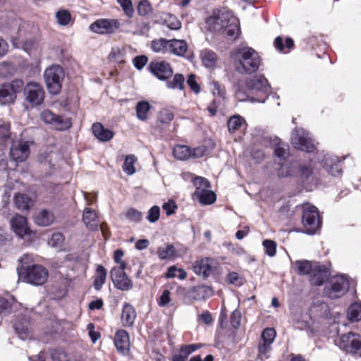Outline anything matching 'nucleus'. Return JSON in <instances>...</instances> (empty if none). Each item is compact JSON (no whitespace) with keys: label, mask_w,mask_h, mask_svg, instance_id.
<instances>
[{"label":"nucleus","mask_w":361,"mask_h":361,"mask_svg":"<svg viewBox=\"0 0 361 361\" xmlns=\"http://www.w3.org/2000/svg\"><path fill=\"white\" fill-rule=\"evenodd\" d=\"M206 23L210 31L224 35L228 40L235 39L240 32L239 20L231 11H220L207 18Z\"/></svg>","instance_id":"nucleus-1"},{"label":"nucleus","mask_w":361,"mask_h":361,"mask_svg":"<svg viewBox=\"0 0 361 361\" xmlns=\"http://www.w3.org/2000/svg\"><path fill=\"white\" fill-rule=\"evenodd\" d=\"M236 71L240 74H251L256 72L261 59L258 53L247 47H240L232 53Z\"/></svg>","instance_id":"nucleus-2"},{"label":"nucleus","mask_w":361,"mask_h":361,"mask_svg":"<svg viewBox=\"0 0 361 361\" xmlns=\"http://www.w3.org/2000/svg\"><path fill=\"white\" fill-rule=\"evenodd\" d=\"M18 272L23 281L36 286L44 284L49 276L48 270L40 264L18 268Z\"/></svg>","instance_id":"nucleus-3"},{"label":"nucleus","mask_w":361,"mask_h":361,"mask_svg":"<svg viewBox=\"0 0 361 361\" xmlns=\"http://www.w3.org/2000/svg\"><path fill=\"white\" fill-rule=\"evenodd\" d=\"M302 221L305 233L314 234L322 226L317 208L310 204L303 205Z\"/></svg>","instance_id":"nucleus-4"},{"label":"nucleus","mask_w":361,"mask_h":361,"mask_svg":"<svg viewBox=\"0 0 361 361\" xmlns=\"http://www.w3.org/2000/svg\"><path fill=\"white\" fill-rule=\"evenodd\" d=\"M44 80L49 92L57 94L61 89V82L64 78V72L60 66H51L44 73Z\"/></svg>","instance_id":"nucleus-5"},{"label":"nucleus","mask_w":361,"mask_h":361,"mask_svg":"<svg viewBox=\"0 0 361 361\" xmlns=\"http://www.w3.org/2000/svg\"><path fill=\"white\" fill-rule=\"evenodd\" d=\"M349 288L348 279L343 274L331 278L329 286L325 288V293L331 299H336L343 296Z\"/></svg>","instance_id":"nucleus-6"},{"label":"nucleus","mask_w":361,"mask_h":361,"mask_svg":"<svg viewBox=\"0 0 361 361\" xmlns=\"http://www.w3.org/2000/svg\"><path fill=\"white\" fill-rule=\"evenodd\" d=\"M24 85L22 80L16 79L11 83L0 85V104H9L14 102L16 94L21 91Z\"/></svg>","instance_id":"nucleus-7"},{"label":"nucleus","mask_w":361,"mask_h":361,"mask_svg":"<svg viewBox=\"0 0 361 361\" xmlns=\"http://www.w3.org/2000/svg\"><path fill=\"white\" fill-rule=\"evenodd\" d=\"M40 119L45 123L51 125L58 130L63 131L68 130L72 126V123L69 118L56 115L49 109L44 110L41 112Z\"/></svg>","instance_id":"nucleus-8"},{"label":"nucleus","mask_w":361,"mask_h":361,"mask_svg":"<svg viewBox=\"0 0 361 361\" xmlns=\"http://www.w3.org/2000/svg\"><path fill=\"white\" fill-rule=\"evenodd\" d=\"M291 143L299 150L310 152L315 148L314 142L309 136V133L303 130H295L291 135Z\"/></svg>","instance_id":"nucleus-9"},{"label":"nucleus","mask_w":361,"mask_h":361,"mask_svg":"<svg viewBox=\"0 0 361 361\" xmlns=\"http://www.w3.org/2000/svg\"><path fill=\"white\" fill-rule=\"evenodd\" d=\"M121 26L120 22L116 19L101 18L90 25V30L97 34L107 35L115 32Z\"/></svg>","instance_id":"nucleus-10"},{"label":"nucleus","mask_w":361,"mask_h":361,"mask_svg":"<svg viewBox=\"0 0 361 361\" xmlns=\"http://www.w3.org/2000/svg\"><path fill=\"white\" fill-rule=\"evenodd\" d=\"M340 348L348 353L361 356V336L353 332L342 335Z\"/></svg>","instance_id":"nucleus-11"},{"label":"nucleus","mask_w":361,"mask_h":361,"mask_svg":"<svg viewBox=\"0 0 361 361\" xmlns=\"http://www.w3.org/2000/svg\"><path fill=\"white\" fill-rule=\"evenodd\" d=\"M25 99L32 106H38L42 103L44 98V92L42 86L35 82H28L24 89Z\"/></svg>","instance_id":"nucleus-12"},{"label":"nucleus","mask_w":361,"mask_h":361,"mask_svg":"<svg viewBox=\"0 0 361 361\" xmlns=\"http://www.w3.org/2000/svg\"><path fill=\"white\" fill-rule=\"evenodd\" d=\"M216 264L217 262L215 259L203 257L194 262L193 271L196 274L203 278H207L215 271Z\"/></svg>","instance_id":"nucleus-13"},{"label":"nucleus","mask_w":361,"mask_h":361,"mask_svg":"<svg viewBox=\"0 0 361 361\" xmlns=\"http://www.w3.org/2000/svg\"><path fill=\"white\" fill-rule=\"evenodd\" d=\"M30 152L29 142L22 140L14 141L10 149L11 158L17 162L26 160L30 155Z\"/></svg>","instance_id":"nucleus-14"},{"label":"nucleus","mask_w":361,"mask_h":361,"mask_svg":"<svg viewBox=\"0 0 361 361\" xmlns=\"http://www.w3.org/2000/svg\"><path fill=\"white\" fill-rule=\"evenodd\" d=\"M149 69L159 80H166L173 75V70L170 64L166 61H152Z\"/></svg>","instance_id":"nucleus-15"},{"label":"nucleus","mask_w":361,"mask_h":361,"mask_svg":"<svg viewBox=\"0 0 361 361\" xmlns=\"http://www.w3.org/2000/svg\"><path fill=\"white\" fill-rule=\"evenodd\" d=\"M111 278L115 287L121 290H128L133 287L132 281L121 269H111Z\"/></svg>","instance_id":"nucleus-16"},{"label":"nucleus","mask_w":361,"mask_h":361,"mask_svg":"<svg viewBox=\"0 0 361 361\" xmlns=\"http://www.w3.org/2000/svg\"><path fill=\"white\" fill-rule=\"evenodd\" d=\"M212 289L207 286H197L189 289L185 294V299L192 303L196 300H205L212 295Z\"/></svg>","instance_id":"nucleus-17"},{"label":"nucleus","mask_w":361,"mask_h":361,"mask_svg":"<svg viewBox=\"0 0 361 361\" xmlns=\"http://www.w3.org/2000/svg\"><path fill=\"white\" fill-rule=\"evenodd\" d=\"M11 226L15 233L22 238L31 234V231L27 226V219L22 215L13 216L11 220Z\"/></svg>","instance_id":"nucleus-18"},{"label":"nucleus","mask_w":361,"mask_h":361,"mask_svg":"<svg viewBox=\"0 0 361 361\" xmlns=\"http://www.w3.org/2000/svg\"><path fill=\"white\" fill-rule=\"evenodd\" d=\"M318 159H319V161L322 163L323 167L331 175L336 176L341 173V169L338 164L339 160L337 157L326 154L323 156L322 159H320L319 157Z\"/></svg>","instance_id":"nucleus-19"},{"label":"nucleus","mask_w":361,"mask_h":361,"mask_svg":"<svg viewBox=\"0 0 361 361\" xmlns=\"http://www.w3.org/2000/svg\"><path fill=\"white\" fill-rule=\"evenodd\" d=\"M114 344L117 350L123 354L127 355L130 350V338L125 330H118L114 338Z\"/></svg>","instance_id":"nucleus-20"},{"label":"nucleus","mask_w":361,"mask_h":361,"mask_svg":"<svg viewBox=\"0 0 361 361\" xmlns=\"http://www.w3.org/2000/svg\"><path fill=\"white\" fill-rule=\"evenodd\" d=\"M247 89L255 91L267 92L269 88V84L267 78L263 75H255L246 81Z\"/></svg>","instance_id":"nucleus-21"},{"label":"nucleus","mask_w":361,"mask_h":361,"mask_svg":"<svg viewBox=\"0 0 361 361\" xmlns=\"http://www.w3.org/2000/svg\"><path fill=\"white\" fill-rule=\"evenodd\" d=\"M328 278V270L322 266L316 265L310 274V282L315 286H321Z\"/></svg>","instance_id":"nucleus-22"},{"label":"nucleus","mask_w":361,"mask_h":361,"mask_svg":"<svg viewBox=\"0 0 361 361\" xmlns=\"http://www.w3.org/2000/svg\"><path fill=\"white\" fill-rule=\"evenodd\" d=\"M93 135L101 142H107L114 137V132L105 128L100 123H94L92 126Z\"/></svg>","instance_id":"nucleus-23"},{"label":"nucleus","mask_w":361,"mask_h":361,"mask_svg":"<svg viewBox=\"0 0 361 361\" xmlns=\"http://www.w3.org/2000/svg\"><path fill=\"white\" fill-rule=\"evenodd\" d=\"M82 221L87 228L90 230L97 229L99 226V221L97 213L90 207H86L84 209Z\"/></svg>","instance_id":"nucleus-24"},{"label":"nucleus","mask_w":361,"mask_h":361,"mask_svg":"<svg viewBox=\"0 0 361 361\" xmlns=\"http://www.w3.org/2000/svg\"><path fill=\"white\" fill-rule=\"evenodd\" d=\"M136 312L134 307L129 303H125L121 313V322L124 326H131L135 320Z\"/></svg>","instance_id":"nucleus-25"},{"label":"nucleus","mask_w":361,"mask_h":361,"mask_svg":"<svg viewBox=\"0 0 361 361\" xmlns=\"http://www.w3.org/2000/svg\"><path fill=\"white\" fill-rule=\"evenodd\" d=\"M29 321L24 318L22 321L15 322L13 327L16 333L22 340L29 339L32 337V332L29 327Z\"/></svg>","instance_id":"nucleus-26"},{"label":"nucleus","mask_w":361,"mask_h":361,"mask_svg":"<svg viewBox=\"0 0 361 361\" xmlns=\"http://www.w3.org/2000/svg\"><path fill=\"white\" fill-rule=\"evenodd\" d=\"M169 54L176 56H183L188 49V44L184 40L169 39Z\"/></svg>","instance_id":"nucleus-27"},{"label":"nucleus","mask_w":361,"mask_h":361,"mask_svg":"<svg viewBox=\"0 0 361 361\" xmlns=\"http://www.w3.org/2000/svg\"><path fill=\"white\" fill-rule=\"evenodd\" d=\"M54 214L47 209H42L35 216V223L42 226H47L54 222Z\"/></svg>","instance_id":"nucleus-28"},{"label":"nucleus","mask_w":361,"mask_h":361,"mask_svg":"<svg viewBox=\"0 0 361 361\" xmlns=\"http://www.w3.org/2000/svg\"><path fill=\"white\" fill-rule=\"evenodd\" d=\"M160 20L163 25H166L171 30H178L181 28V22L176 16L169 13H163Z\"/></svg>","instance_id":"nucleus-29"},{"label":"nucleus","mask_w":361,"mask_h":361,"mask_svg":"<svg viewBox=\"0 0 361 361\" xmlns=\"http://www.w3.org/2000/svg\"><path fill=\"white\" fill-rule=\"evenodd\" d=\"M157 255L161 259H174L177 256L175 247L171 244H164L159 247Z\"/></svg>","instance_id":"nucleus-30"},{"label":"nucleus","mask_w":361,"mask_h":361,"mask_svg":"<svg viewBox=\"0 0 361 361\" xmlns=\"http://www.w3.org/2000/svg\"><path fill=\"white\" fill-rule=\"evenodd\" d=\"M195 197L202 204H211L216 200V195L209 189L204 190H195Z\"/></svg>","instance_id":"nucleus-31"},{"label":"nucleus","mask_w":361,"mask_h":361,"mask_svg":"<svg viewBox=\"0 0 361 361\" xmlns=\"http://www.w3.org/2000/svg\"><path fill=\"white\" fill-rule=\"evenodd\" d=\"M169 39L159 38L151 42V49L154 52L160 54H169Z\"/></svg>","instance_id":"nucleus-32"},{"label":"nucleus","mask_w":361,"mask_h":361,"mask_svg":"<svg viewBox=\"0 0 361 361\" xmlns=\"http://www.w3.org/2000/svg\"><path fill=\"white\" fill-rule=\"evenodd\" d=\"M14 204L17 209L27 210L31 207L32 200L26 194H18L14 197Z\"/></svg>","instance_id":"nucleus-33"},{"label":"nucleus","mask_w":361,"mask_h":361,"mask_svg":"<svg viewBox=\"0 0 361 361\" xmlns=\"http://www.w3.org/2000/svg\"><path fill=\"white\" fill-rule=\"evenodd\" d=\"M201 59L202 63L207 68H214L217 61L216 54L211 50H203L201 52Z\"/></svg>","instance_id":"nucleus-34"},{"label":"nucleus","mask_w":361,"mask_h":361,"mask_svg":"<svg viewBox=\"0 0 361 361\" xmlns=\"http://www.w3.org/2000/svg\"><path fill=\"white\" fill-rule=\"evenodd\" d=\"M294 269L300 275L311 274L314 267L307 260H298L295 262Z\"/></svg>","instance_id":"nucleus-35"},{"label":"nucleus","mask_w":361,"mask_h":361,"mask_svg":"<svg viewBox=\"0 0 361 361\" xmlns=\"http://www.w3.org/2000/svg\"><path fill=\"white\" fill-rule=\"evenodd\" d=\"M175 158L179 160H187L191 158V149L187 145H176L173 151Z\"/></svg>","instance_id":"nucleus-36"},{"label":"nucleus","mask_w":361,"mask_h":361,"mask_svg":"<svg viewBox=\"0 0 361 361\" xmlns=\"http://www.w3.org/2000/svg\"><path fill=\"white\" fill-rule=\"evenodd\" d=\"M106 277V271L102 265H98L96 269V274L94 277V287L96 290H100L105 283Z\"/></svg>","instance_id":"nucleus-37"},{"label":"nucleus","mask_w":361,"mask_h":361,"mask_svg":"<svg viewBox=\"0 0 361 361\" xmlns=\"http://www.w3.org/2000/svg\"><path fill=\"white\" fill-rule=\"evenodd\" d=\"M244 125H247L245 121L242 116L239 115L231 116L227 123L228 131L231 133H235Z\"/></svg>","instance_id":"nucleus-38"},{"label":"nucleus","mask_w":361,"mask_h":361,"mask_svg":"<svg viewBox=\"0 0 361 361\" xmlns=\"http://www.w3.org/2000/svg\"><path fill=\"white\" fill-rule=\"evenodd\" d=\"M125 54L124 47H112L108 58L111 62L122 63L124 61Z\"/></svg>","instance_id":"nucleus-39"},{"label":"nucleus","mask_w":361,"mask_h":361,"mask_svg":"<svg viewBox=\"0 0 361 361\" xmlns=\"http://www.w3.org/2000/svg\"><path fill=\"white\" fill-rule=\"evenodd\" d=\"M151 109L149 102L142 101L137 104L136 106V115L140 121H145L147 119V114Z\"/></svg>","instance_id":"nucleus-40"},{"label":"nucleus","mask_w":361,"mask_h":361,"mask_svg":"<svg viewBox=\"0 0 361 361\" xmlns=\"http://www.w3.org/2000/svg\"><path fill=\"white\" fill-rule=\"evenodd\" d=\"M137 161V158L133 154L126 157L125 161L123 165V170L128 175H133L135 173L134 164Z\"/></svg>","instance_id":"nucleus-41"},{"label":"nucleus","mask_w":361,"mask_h":361,"mask_svg":"<svg viewBox=\"0 0 361 361\" xmlns=\"http://www.w3.org/2000/svg\"><path fill=\"white\" fill-rule=\"evenodd\" d=\"M348 317L352 322H357L361 319V305L352 304L348 310Z\"/></svg>","instance_id":"nucleus-42"},{"label":"nucleus","mask_w":361,"mask_h":361,"mask_svg":"<svg viewBox=\"0 0 361 361\" xmlns=\"http://www.w3.org/2000/svg\"><path fill=\"white\" fill-rule=\"evenodd\" d=\"M57 23L61 26L68 25L72 20L71 15L68 10L61 9L56 13Z\"/></svg>","instance_id":"nucleus-43"},{"label":"nucleus","mask_w":361,"mask_h":361,"mask_svg":"<svg viewBox=\"0 0 361 361\" xmlns=\"http://www.w3.org/2000/svg\"><path fill=\"white\" fill-rule=\"evenodd\" d=\"M271 344L272 343L263 341L259 342L258 345V357L260 360H264L269 357L271 350Z\"/></svg>","instance_id":"nucleus-44"},{"label":"nucleus","mask_w":361,"mask_h":361,"mask_svg":"<svg viewBox=\"0 0 361 361\" xmlns=\"http://www.w3.org/2000/svg\"><path fill=\"white\" fill-rule=\"evenodd\" d=\"M185 78L181 74H176L171 81H169L166 84L167 87L171 89L183 90L184 87Z\"/></svg>","instance_id":"nucleus-45"},{"label":"nucleus","mask_w":361,"mask_h":361,"mask_svg":"<svg viewBox=\"0 0 361 361\" xmlns=\"http://www.w3.org/2000/svg\"><path fill=\"white\" fill-rule=\"evenodd\" d=\"M274 153L277 157L285 159L288 154V146L282 143L279 140L278 142L276 143Z\"/></svg>","instance_id":"nucleus-46"},{"label":"nucleus","mask_w":361,"mask_h":361,"mask_svg":"<svg viewBox=\"0 0 361 361\" xmlns=\"http://www.w3.org/2000/svg\"><path fill=\"white\" fill-rule=\"evenodd\" d=\"M212 92L214 96H218L221 100L225 99V88L221 86L217 81L212 80L210 83Z\"/></svg>","instance_id":"nucleus-47"},{"label":"nucleus","mask_w":361,"mask_h":361,"mask_svg":"<svg viewBox=\"0 0 361 361\" xmlns=\"http://www.w3.org/2000/svg\"><path fill=\"white\" fill-rule=\"evenodd\" d=\"M125 217L130 221L138 222L142 219V213L133 208L128 209L124 213Z\"/></svg>","instance_id":"nucleus-48"},{"label":"nucleus","mask_w":361,"mask_h":361,"mask_svg":"<svg viewBox=\"0 0 361 361\" xmlns=\"http://www.w3.org/2000/svg\"><path fill=\"white\" fill-rule=\"evenodd\" d=\"M276 331L273 328H267L262 333L260 341L273 343L276 338Z\"/></svg>","instance_id":"nucleus-49"},{"label":"nucleus","mask_w":361,"mask_h":361,"mask_svg":"<svg viewBox=\"0 0 361 361\" xmlns=\"http://www.w3.org/2000/svg\"><path fill=\"white\" fill-rule=\"evenodd\" d=\"M173 113L166 109H162L159 111L158 116V121L162 124H168L173 119Z\"/></svg>","instance_id":"nucleus-50"},{"label":"nucleus","mask_w":361,"mask_h":361,"mask_svg":"<svg viewBox=\"0 0 361 361\" xmlns=\"http://www.w3.org/2000/svg\"><path fill=\"white\" fill-rule=\"evenodd\" d=\"M10 138V124H0V145H4Z\"/></svg>","instance_id":"nucleus-51"},{"label":"nucleus","mask_w":361,"mask_h":361,"mask_svg":"<svg viewBox=\"0 0 361 361\" xmlns=\"http://www.w3.org/2000/svg\"><path fill=\"white\" fill-rule=\"evenodd\" d=\"M262 245L265 250V253L269 257H274L276 253V243L271 240H265Z\"/></svg>","instance_id":"nucleus-52"},{"label":"nucleus","mask_w":361,"mask_h":361,"mask_svg":"<svg viewBox=\"0 0 361 361\" xmlns=\"http://www.w3.org/2000/svg\"><path fill=\"white\" fill-rule=\"evenodd\" d=\"M64 241V237L62 233L59 232L54 233L49 240V245L51 247H57L62 245Z\"/></svg>","instance_id":"nucleus-53"},{"label":"nucleus","mask_w":361,"mask_h":361,"mask_svg":"<svg viewBox=\"0 0 361 361\" xmlns=\"http://www.w3.org/2000/svg\"><path fill=\"white\" fill-rule=\"evenodd\" d=\"M193 184L196 187L195 190H204L210 187L209 182L202 177H196L194 178Z\"/></svg>","instance_id":"nucleus-54"},{"label":"nucleus","mask_w":361,"mask_h":361,"mask_svg":"<svg viewBox=\"0 0 361 361\" xmlns=\"http://www.w3.org/2000/svg\"><path fill=\"white\" fill-rule=\"evenodd\" d=\"M51 356L53 361H69L68 355L61 349L52 350Z\"/></svg>","instance_id":"nucleus-55"},{"label":"nucleus","mask_w":361,"mask_h":361,"mask_svg":"<svg viewBox=\"0 0 361 361\" xmlns=\"http://www.w3.org/2000/svg\"><path fill=\"white\" fill-rule=\"evenodd\" d=\"M200 348L197 344H190L180 348L179 353L187 360L188 357Z\"/></svg>","instance_id":"nucleus-56"},{"label":"nucleus","mask_w":361,"mask_h":361,"mask_svg":"<svg viewBox=\"0 0 361 361\" xmlns=\"http://www.w3.org/2000/svg\"><path fill=\"white\" fill-rule=\"evenodd\" d=\"M200 348L197 344H190L180 348L179 353L187 360L188 357Z\"/></svg>","instance_id":"nucleus-57"},{"label":"nucleus","mask_w":361,"mask_h":361,"mask_svg":"<svg viewBox=\"0 0 361 361\" xmlns=\"http://www.w3.org/2000/svg\"><path fill=\"white\" fill-rule=\"evenodd\" d=\"M200 348L197 344H190L180 348L179 353L187 360L188 357Z\"/></svg>","instance_id":"nucleus-58"},{"label":"nucleus","mask_w":361,"mask_h":361,"mask_svg":"<svg viewBox=\"0 0 361 361\" xmlns=\"http://www.w3.org/2000/svg\"><path fill=\"white\" fill-rule=\"evenodd\" d=\"M160 216V208L158 206H153L148 212L147 219L150 223L158 221Z\"/></svg>","instance_id":"nucleus-59"},{"label":"nucleus","mask_w":361,"mask_h":361,"mask_svg":"<svg viewBox=\"0 0 361 361\" xmlns=\"http://www.w3.org/2000/svg\"><path fill=\"white\" fill-rule=\"evenodd\" d=\"M125 13L132 17L134 13V9L132 6L131 0H118Z\"/></svg>","instance_id":"nucleus-60"},{"label":"nucleus","mask_w":361,"mask_h":361,"mask_svg":"<svg viewBox=\"0 0 361 361\" xmlns=\"http://www.w3.org/2000/svg\"><path fill=\"white\" fill-rule=\"evenodd\" d=\"M137 11L140 15L146 16L151 12L152 6L149 1L143 0L139 3Z\"/></svg>","instance_id":"nucleus-61"},{"label":"nucleus","mask_w":361,"mask_h":361,"mask_svg":"<svg viewBox=\"0 0 361 361\" xmlns=\"http://www.w3.org/2000/svg\"><path fill=\"white\" fill-rule=\"evenodd\" d=\"M208 153L209 150L207 147L201 145L191 149V158H200Z\"/></svg>","instance_id":"nucleus-62"},{"label":"nucleus","mask_w":361,"mask_h":361,"mask_svg":"<svg viewBox=\"0 0 361 361\" xmlns=\"http://www.w3.org/2000/svg\"><path fill=\"white\" fill-rule=\"evenodd\" d=\"M162 208L166 212V215L170 216L176 212L177 205L173 200H170L163 204Z\"/></svg>","instance_id":"nucleus-63"},{"label":"nucleus","mask_w":361,"mask_h":361,"mask_svg":"<svg viewBox=\"0 0 361 361\" xmlns=\"http://www.w3.org/2000/svg\"><path fill=\"white\" fill-rule=\"evenodd\" d=\"M12 305L10 302L5 298H0V314H6L11 312Z\"/></svg>","instance_id":"nucleus-64"}]
</instances>
